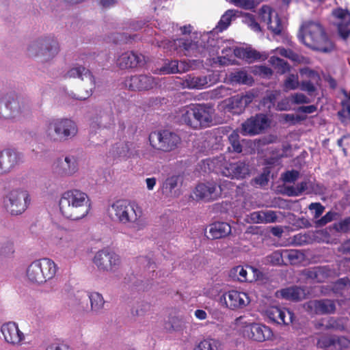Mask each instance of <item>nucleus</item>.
Listing matches in <instances>:
<instances>
[{
	"instance_id": "f257e3e1",
	"label": "nucleus",
	"mask_w": 350,
	"mask_h": 350,
	"mask_svg": "<svg viewBox=\"0 0 350 350\" xmlns=\"http://www.w3.org/2000/svg\"><path fill=\"white\" fill-rule=\"evenodd\" d=\"M59 206L61 213L65 217L79 220L88 214L91 203L85 193L78 189H70L62 194Z\"/></svg>"
},
{
	"instance_id": "f03ea898",
	"label": "nucleus",
	"mask_w": 350,
	"mask_h": 350,
	"mask_svg": "<svg viewBox=\"0 0 350 350\" xmlns=\"http://www.w3.org/2000/svg\"><path fill=\"white\" fill-rule=\"evenodd\" d=\"M300 40L308 48L323 53H329L335 48L324 27L319 22H304L301 27Z\"/></svg>"
},
{
	"instance_id": "7ed1b4c3",
	"label": "nucleus",
	"mask_w": 350,
	"mask_h": 350,
	"mask_svg": "<svg viewBox=\"0 0 350 350\" xmlns=\"http://www.w3.org/2000/svg\"><path fill=\"white\" fill-rule=\"evenodd\" d=\"M108 213L113 220L123 224H131L139 230L146 225L142 208L134 202L116 200L109 207Z\"/></svg>"
},
{
	"instance_id": "20e7f679",
	"label": "nucleus",
	"mask_w": 350,
	"mask_h": 350,
	"mask_svg": "<svg viewBox=\"0 0 350 350\" xmlns=\"http://www.w3.org/2000/svg\"><path fill=\"white\" fill-rule=\"evenodd\" d=\"M210 108L205 104L191 103L179 111V120L182 124L193 129L207 127L212 122Z\"/></svg>"
},
{
	"instance_id": "39448f33",
	"label": "nucleus",
	"mask_w": 350,
	"mask_h": 350,
	"mask_svg": "<svg viewBox=\"0 0 350 350\" xmlns=\"http://www.w3.org/2000/svg\"><path fill=\"white\" fill-rule=\"evenodd\" d=\"M77 132V125L73 120L57 118L49 122L45 133L51 141L62 142L75 137Z\"/></svg>"
},
{
	"instance_id": "423d86ee",
	"label": "nucleus",
	"mask_w": 350,
	"mask_h": 350,
	"mask_svg": "<svg viewBox=\"0 0 350 350\" xmlns=\"http://www.w3.org/2000/svg\"><path fill=\"white\" fill-rule=\"evenodd\" d=\"M150 146L155 150L170 152L175 150L181 142L180 136L168 129L151 132L148 136Z\"/></svg>"
},
{
	"instance_id": "0eeeda50",
	"label": "nucleus",
	"mask_w": 350,
	"mask_h": 350,
	"mask_svg": "<svg viewBox=\"0 0 350 350\" xmlns=\"http://www.w3.org/2000/svg\"><path fill=\"white\" fill-rule=\"evenodd\" d=\"M3 206L11 215H20L29 207L31 197L29 192L24 189H13L3 197Z\"/></svg>"
},
{
	"instance_id": "6e6552de",
	"label": "nucleus",
	"mask_w": 350,
	"mask_h": 350,
	"mask_svg": "<svg viewBox=\"0 0 350 350\" xmlns=\"http://www.w3.org/2000/svg\"><path fill=\"white\" fill-rule=\"evenodd\" d=\"M212 162L218 168L219 172L232 179H243L250 174L249 163L245 161L229 162L223 156H220Z\"/></svg>"
},
{
	"instance_id": "1a4fd4ad",
	"label": "nucleus",
	"mask_w": 350,
	"mask_h": 350,
	"mask_svg": "<svg viewBox=\"0 0 350 350\" xmlns=\"http://www.w3.org/2000/svg\"><path fill=\"white\" fill-rule=\"evenodd\" d=\"M159 47L166 52L175 53L180 55L196 56L198 44L191 38H178L176 40H163Z\"/></svg>"
},
{
	"instance_id": "9d476101",
	"label": "nucleus",
	"mask_w": 350,
	"mask_h": 350,
	"mask_svg": "<svg viewBox=\"0 0 350 350\" xmlns=\"http://www.w3.org/2000/svg\"><path fill=\"white\" fill-rule=\"evenodd\" d=\"M28 51L31 56H41L44 61L53 58L59 52V44L53 38H45L31 44Z\"/></svg>"
},
{
	"instance_id": "9b49d317",
	"label": "nucleus",
	"mask_w": 350,
	"mask_h": 350,
	"mask_svg": "<svg viewBox=\"0 0 350 350\" xmlns=\"http://www.w3.org/2000/svg\"><path fill=\"white\" fill-rule=\"evenodd\" d=\"M93 262L99 270L115 271L120 267L121 259L115 252L104 248L96 253Z\"/></svg>"
},
{
	"instance_id": "f8f14e48",
	"label": "nucleus",
	"mask_w": 350,
	"mask_h": 350,
	"mask_svg": "<svg viewBox=\"0 0 350 350\" xmlns=\"http://www.w3.org/2000/svg\"><path fill=\"white\" fill-rule=\"evenodd\" d=\"M66 77L79 78L82 81L86 80L88 83V88H85V94H79L77 96L75 95L73 96L74 98L79 100H84L92 95V90L96 86V81L94 77L89 69L86 68L85 66L77 64L67 72Z\"/></svg>"
},
{
	"instance_id": "ddd939ff",
	"label": "nucleus",
	"mask_w": 350,
	"mask_h": 350,
	"mask_svg": "<svg viewBox=\"0 0 350 350\" xmlns=\"http://www.w3.org/2000/svg\"><path fill=\"white\" fill-rule=\"evenodd\" d=\"M304 310L311 316L334 314L336 301L330 299H311L303 304Z\"/></svg>"
},
{
	"instance_id": "4468645a",
	"label": "nucleus",
	"mask_w": 350,
	"mask_h": 350,
	"mask_svg": "<svg viewBox=\"0 0 350 350\" xmlns=\"http://www.w3.org/2000/svg\"><path fill=\"white\" fill-rule=\"evenodd\" d=\"M23 111L15 94L0 96V118L12 119L21 115Z\"/></svg>"
},
{
	"instance_id": "2eb2a0df",
	"label": "nucleus",
	"mask_w": 350,
	"mask_h": 350,
	"mask_svg": "<svg viewBox=\"0 0 350 350\" xmlns=\"http://www.w3.org/2000/svg\"><path fill=\"white\" fill-rule=\"evenodd\" d=\"M222 190L221 185H217L215 182H206L198 184L196 187L194 194L197 200L211 202L221 197Z\"/></svg>"
},
{
	"instance_id": "dca6fc26",
	"label": "nucleus",
	"mask_w": 350,
	"mask_h": 350,
	"mask_svg": "<svg viewBox=\"0 0 350 350\" xmlns=\"http://www.w3.org/2000/svg\"><path fill=\"white\" fill-rule=\"evenodd\" d=\"M243 336L254 341L262 342L272 339L273 333L269 327L264 324L253 323L245 326Z\"/></svg>"
},
{
	"instance_id": "f3484780",
	"label": "nucleus",
	"mask_w": 350,
	"mask_h": 350,
	"mask_svg": "<svg viewBox=\"0 0 350 350\" xmlns=\"http://www.w3.org/2000/svg\"><path fill=\"white\" fill-rule=\"evenodd\" d=\"M269 120L263 113L256 114L242 124V134L255 135L260 134L269 126Z\"/></svg>"
},
{
	"instance_id": "a211bd4d",
	"label": "nucleus",
	"mask_w": 350,
	"mask_h": 350,
	"mask_svg": "<svg viewBox=\"0 0 350 350\" xmlns=\"http://www.w3.org/2000/svg\"><path fill=\"white\" fill-rule=\"evenodd\" d=\"M261 20L266 23L267 28L274 35H281L283 26L278 14L268 5H262L260 10Z\"/></svg>"
},
{
	"instance_id": "6ab92c4d",
	"label": "nucleus",
	"mask_w": 350,
	"mask_h": 350,
	"mask_svg": "<svg viewBox=\"0 0 350 350\" xmlns=\"http://www.w3.org/2000/svg\"><path fill=\"white\" fill-rule=\"evenodd\" d=\"M226 306L231 310L241 309L249 304L250 300L247 293L234 290L229 291L220 297Z\"/></svg>"
},
{
	"instance_id": "aec40b11",
	"label": "nucleus",
	"mask_w": 350,
	"mask_h": 350,
	"mask_svg": "<svg viewBox=\"0 0 350 350\" xmlns=\"http://www.w3.org/2000/svg\"><path fill=\"white\" fill-rule=\"evenodd\" d=\"M126 88L131 91H146L153 88L154 78L147 75H139L126 77L124 81Z\"/></svg>"
},
{
	"instance_id": "412c9836",
	"label": "nucleus",
	"mask_w": 350,
	"mask_h": 350,
	"mask_svg": "<svg viewBox=\"0 0 350 350\" xmlns=\"http://www.w3.org/2000/svg\"><path fill=\"white\" fill-rule=\"evenodd\" d=\"M269 319L276 324L288 325L293 323L295 314L289 310L279 306H270L265 310Z\"/></svg>"
},
{
	"instance_id": "4be33fe9",
	"label": "nucleus",
	"mask_w": 350,
	"mask_h": 350,
	"mask_svg": "<svg viewBox=\"0 0 350 350\" xmlns=\"http://www.w3.org/2000/svg\"><path fill=\"white\" fill-rule=\"evenodd\" d=\"M1 332L6 342L12 345H20L25 339L24 334L14 322H8L2 325Z\"/></svg>"
},
{
	"instance_id": "5701e85b",
	"label": "nucleus",
	"mask_w": 350,
	"mask_h": 350,
	"mask_svg": "<svg viewBox=\"0 0 350 350\" xmlns=\"http://www.w3.org/2000/svg\"><path fill=\"white\" fill-rule=\"evenodd\" d=\"M144 56L133 51L123 53L116 61L117 66L120 69L134 68L144 64Z\"/></svg>"
},
{
	"instance_id": "b1692460",
	"label": "nucleus",
	"mask_w": 350,
	"mask_h": 350,
	"mask_svg": "<svg viewBox=\"0 0 350 350\" xmlns=\"http://www.w3.org/2000/svg\"><path fill=\"white\" fill-rule=\"evenodd\" d=\"M79 169L77 159L75 156L68 155L64 159H59L55 166L56 172L62 176H70Z\"/></svg>"
},
{
	"instance_id": "393cba45",
	"label": "nucleus",
	"mask_w": 350,
	"mask_h": 350,
	"mask_svg": "<svg viewBox=\"0 0 350 350\" xmlns=\"http://www.w3.org/2000/svg\"><path fill=\"white\" fill-rule=\"evenodd\" d=\"M20 161L19 154L6 149L0 152V174L9 172Z\"/></svg>"
},
{
	"instance_id": "a878e982",
	"label": "nucleus",
	"mask_w": 350,
	"mask_h": 350,
	"mask_svg": "<svg viewBox=\"0 0 350 350\" xmlns=\"http://www.w3.org/2000/svg\"><path fill=\"white\" fill-rule=\"evenodd\" d=\"M304 274L307 278L322 283L332 278L334 271L329 266H318L306 269Z\"/></svg>"
},
{
	"instance_id": "bb28decb",
	"label": "nucleus",
	"mask_w": 350,
	"mask_h": 350,
	"mask_svg": "<svg viewBox=\"0 0 350 350\" xmlns=\"http://www.w3.org/2000/svg\"><path fill=\"white\" fill-rule=\"evenodd\" d=\"M256 271L252 267L237 266L233 267L230 271V276L233 280L241 282H252L254 279V271Z\"/></svg>"
},
{
	"instance_id": "cd10ccee",
	"label": "nucleus",
	"mask_w": 350,
	"mask_h": 350,
	"mask_svg": "<svg viewBox=\"0 0 350 350\" xmlns=\"http://www.w3.org/2000/svg\"><path fill=\"white\" fill-rule=\"evenodd\" d=\"M36 262L42 271L45 282L55 277L58 267L53 260L48 258H44L36 260Z\"/></svg>"
},
{
	"instance_id": "c85d7f7f",
	"label": "nucleus",
	"mask_w": 350,
	"mask_h": 350,
	"mask_svg": "<svg viewBox=\"0 0 350 350\" xmlns=\"http://www.w3.org/2000/svg\"><path fill=\"white\" fill-rule=\"evenodd\" d=\"M231 226L226 222H215L210 225L209 233L213 239H221L230 234Z\"/></svg>"
},
{
	"instance_id": "c756f323",
	"label": "nucleus",
	"mask_w": 350,
	"mask_h": 350,
	"mask_svg": "<svg viewBox=\"0 0 350 350\" xmlns=\"http://www.w3.org/2000/svg\"><path fill=\"white\" fill-rule=\"evenodd\" d=\"M250 102L248 96L237 94L229 99L228 108L234 113H241Z\"/></svg>"
},
{
	"instance_id": "7c9ffc66",
	"label": "nucleus",
	"mask_w": 350,
	"mask_h": 350,
	"mask_svg": "<svg viewBox=\"0 0 350 350\" xmlns=\"http://www.w3.org/2000/svg\"><path fill=\"white\" fill-rule=\"evenodd\" d=\"M280 293L283 298L293 301H300L306 296L305 290L297 286L282 289Z\"/></svg>"
},
{
	"instance_id": "2f4dec72",
	"label": "nucleus",
	"mask_w": 350,
	"mask_h": 350,
	"mask_svg": "<svg viewBox=\"0 0 350 350\" xmlns=\"http://www.w3.org/2000/svg\"><path fill=\"white\" fill-rule=\"evenodd\" d=\"M184 83L189 89H203L208 86L206 76L188 75L185 77Z\"/></svg>"
},
{
	"instance_id": "473e14b6",
	"label": "nucleus",
	"mask_w": 350,
	"mask_h": 350,
	"mask_svg": "<svg viewBox=\"0 0 350 350\" xmlns=\"http://www.w3.org/2000/svg\"><path fill=\"white\" fill-rule=\"evenodd\" d=\"M41 272L36 260H34L28 266L26 275L28 280L31 283L43 284L45 281Z\"/></svg>"
},
{
	"instance_id": "72a5a7b5",
	"label": "nucleus",
	"mask_w": 350,
	"mask_h": 350,
	"mask_svg": "<svg viewBox=\"0 0 350 350\" xmlns=\"http://www.w3.org/2000/svg\"><path fill=\"white\" fill-rule=\"evenodd\" d=\"M229 79L232 83L235 84L252 85L254 82L252 77L243 70L231 72L229 75Z\"/></svg>"
},
{
	"instance_id": "f704fd0d",
	"label": "nucleus",
	"mask_w": 350,
	"mask_h": 350,
	"mask_svg": "<svg viewBox=\"0 0 350 350\" xmlns=\"http://www.w3.org/2000/svg\"><path fill=\"white\" fill-rule=\"evenodd\" d=\"M237 11L234 10H228L221 16L215 29L217 32H222L226 30L231 24L232 20H234L237 16Z\"/></svg>"
},
{
	"instance_id": "c9c22d12",
	"label": "nucleus",
	"mask_w": 350,
	"mask_h": 350,
	"mask_svg": "<svg viewBox=\"0 0 350 350\" xmlns=\"http://www.w3.org/2000/svg\"><path fill=\"white\" fill-rule=\"evenodd\" d=\"M184 65V62H180V64H179L178 60H172L167 63H165L161 68L160 70L163 74L183 72L185 71V68L182 67V66Z\"/></svg>"
},
{
	"instance_id": "e433bc0d",
	"label": "nucleus",
	"mask_w": 350,
	"mask_h": 350,
	"mask_svg": "<svg viewBox=\"0 0 350 350\" xmlns=\"http://www.w3.org/2000/svg\"><path fill=\"white\" fill-rule=\"evenodd\" d=\"M236 55L248 62H253L260 59L261 57L260 53L256 50L248 48L239 49L236 53Z\"/></svg>"
},
{
	"instance_id": "4c0bfd02",
	"label": "nucleus",
	"mask_w": 350,
	"mask_h": 350,
	"mask_svg": "<svg viewBox=\"0 0 350 350\" xmlns=\"http://www.w3.org/2000/svg\"><path fill=\"white\" fill-rule=\"evenodd\" d=\"M270 64L276 70L277 72L283 75L290 71L291 66L288 63L275 56H272L269 59Z\"/></svg>"
},
{
	"instance_id": "58836bf2",
	"label": "nucleus",
	"mask_w": 350,
	"mask_h": 350,
	"mask_svg": "<svg viewBox=\"0 0 350 350\" xmlns=\"http://www.w3.org/2000/svg\"><path fill=\"white\" fill-rule=\"evenodd\" d=\"M182 182V178L180 175H172L168 176L162 185L163 193H172L179 183Z\"/></svg>"
},
{
	"instance_id": "ea45409f",
	"label": "nucleus",
	"mask_w": 350,
	"mask_h": 350,
	"mask_svg": "<svg viewBox=\"0 0 350 350\" xmlns=\"http://www.w3.org/2000/svg\"><path fill=\"white\" fill-rule=\"evenodd\" d=\"M91 304V309L93 311L98 312L104 306L105 301L101 294L94 292L89 295Z\"/></svg>"
},
{
	"instance_id": "a19ab883",
	"label": "nucleus",
	"mask_w": 350,
	"mask_h": 350,
	"mask_svg": "<svg viewBox=\"0 0 350 350\" xmlns=\"http://www.w3.org/2000/svg\"><path fill=\"white\" fill-rule=\"evenodd\" d=\"M184 323L181 319L177 317H172L165 323V328L169 332H178L183 330Z\"/></svg>"
},
{
	"instance_id": "79ce46f5",
	"label": "nucleus",
	"mask_w": 350,
	"mask_h": 350,
	"mask_svg": "<svg viewBox=\"0 0 350 350\" xmlns=\"http://www.w3.org/2000/svg\"><path fill=\"white\" fill-rule=\"evenodd\" d=\"M228 141L231 146L228 150L231 152L241 153L242 152V146L240 143V137L239 133L234 131L228 136Z\"/></svg>"
},
{
	"instance_id": "37998d69",
	"label": "nucleus",
	"mask_w": 350,
	"mask_h": 350,
	"mask_svg": "<svg viewBox=\"0 0 350 350\" xmlns=\"http://www.w3.org/2000/svg\"><path fill=\"white\" fill-rule=\"evenodd\" d=\"M221 346L219 340L214 338H206L198 344L199 350H219Z\"/></svg>"
},
{
	"instance_id": "c03bdc74",
	"label": "nucleus",
	"mask_w": 350,
	"mask_h": 350,
	"mask_svg": "<svg viewBox=\"0 0 350 350\" xmlns=\"http://www.w3.org/2000/svg\"><path fill=\"white\" fill-rule=\"evenodd\" d=\"M334 335L323 334L319 336L317 342V346L319 348L327 349L331 347H334Z\"/></svg>"
},
{
	"instance_id": "a18cd8bd",
	"label": "nucleus",
	"mask_w": 350,
	"mask_h": 350,
	"mask_svg": "<svg viewBox=\"0 0 350 350\" xmlns=\"http://www.w3.org/2000/svg\"><path fill=\"white\" fill-rule=\"evenodd\" d=\"M299 87L298 75L290 74L284 81V90L286 91L295 90Z\"/></svg>"
},
{
	"instance_id": "49530a36",
	"label": "nucleus",
	"mask_w": 350,
	"mask_h": 350,
	"mask_svg": "<svg viewBox=\"0 0 350 350\" xmlns=\"http://www.w3.org/2000/svg\"><path fill=\"white\" fill-rule=\"evenodd\" d=\"M319 84V82H314L313 80H304L301 82L300 89L306 92L310 96H313L317 91L316 85Z\"/></svg>"
},
{
	"instance_id": "de8ad7c7",
	"label": "nucleus",
	"mask_w": 350,
	"mask_h": 350,
	"mask_svg": "<svg viewBox=\"0 0 350 350\" xmlns=\"http://www.w3.org/2000/svg\"><path fill=\"white\" fill-rule=\"evenodd\" d=\"M350 347V340L345 336H334V348L336 350L347 349Z\"/></svg>"
},
{
	"instance_id": "09e8293b",
	"label": "nucleus",
	"mask_w": 350,
	"mask_h": 350,
	"mask_svg": "<svg viewBox=\"0 0 350 350\" xmlns=\"http://www.w3.org/2000/svg\"><path fill=\"white\" fill-rule=\"evenodd\" d=\"M338 34L346 40L350 36V19L347 22L341 21L338 25Z\"/></svg>"
},
{
	"instance_id": "8fccbe9b",
	"label": "nucleus",
	"mask_w": 350,
	"mask_h": 350,
	"mask_svg": "<svg viewBox=\"0 0 350 350\" xmlns=\"http://www.w3.org/2000/svg\"><path fill=\"white\" fill-rule=\"evenodd\" d=\"M347 286L350 287V280L347 277H344L339 278L335 282H334L332 290L334 293H338L340 291L344 290Z\"/></svg>"
},
{
	"instance_id": "3c124183",
	"label": "nucleus",
	"mask_w": 350,
	"mask_h": 350,
	"mask_svg": "<svg viewBox=\"0 0 350 350\" xmlns=\"http://www.w3.org/2000/svg\"><path fill=\"white\" fill-rule=\"evenodd\" d=\"M334 228L338 232H350V217L334 224Z\"/></svg>"
},
{
	"instance_id": "603ef678",
	"label": "nucleus",
	"mask_w": 350,
	"mask_h": 350,
	"mask_svg": "<svg viewBox=\"0 0 350 350\" xmlns=\"http://www.w3.org/2000/svg\"><path fill=\"white\" fill-rule=\"evenodd\" d=\"M276 98L277 94L271 92L262 98V105L269 110H271L275 106Z\"/></svg>"
},
{
	"instance_id": "864d4df0",
	"label": "nucleus",
	"mask_w": 350,
	"mask_h": 350,
	"mask_svg": "<svg viewBox=\"0 0 350 350\" xmlns=\"http://www.w3.org/2000/svg\"><path fill=\"white\" fill-rule=\"evenodd\" d=\"M262 224L275 223L278 216L275 211L271 210L262 211Z\"/></svg>"
},
{
	"instance_id": "5fc2aeb1",
	"label": "nucleus",
	"mask_w": 350,
	"mask_h": 350,
	"mask_svg": "<svg viewBox=\"0 0 350 350\" xmlns=\"http://www.w3.org/2000/svg\"><path fill=\"white\" fill-rule=\"evenodd\" d=\"M300 73L303 75H306L308 80H313L314 82H320L321 77L319 73L309 68H304L300 70Z\"/></svg>"
},
{
	"instance_id": "6e6d98bb",
	"label": "nucleus",
	"mask_w": 350,
	"mask_h": 350,
	"mask_svg": "<svg viewBox=\"0 0 350 350\" xmlns=\"http://www.w3.org/2000/svg\"><path fill=\"white\" fill-rule=\"evenodd\" d=\"M299 172L297 170H288L282 174V180L284 183H293L299 177Z\"/></svg>"
},
{
	"instance_id": "4d7b16f0",
	"label": "nucleus",
	"mask_w": 350,
	"mask_h": 350,
	"mask_svg": "<svg viewBox=\"0 0 350 350\" xmlns=\"http://www.w3.org/2000/svg\"><path fill=\"white\" fill-rule=\"evenodd\" d=\"M337 215V213L334 211H329L317 221V224L319 226H323L326 225L327 223L334 220Z\"/></svg>"
},
{
	"instance_id": "13d9d810",
	"label": "nucleus",
	"mask_w": 350,
	"mask_h": 350,
	"mask_svg": "<svg viewBox=\"0 0 350 350\" xmlns=\"http://www.w3.org/2000/svg\"><path fill=\"white\" fill-rule=\"evenodd\" d=\"M310 211H314V217L315 219L319 218L324 212L325 207L320 202L311 203L309 206Z\"/></svg>"
},
{
	"instance_id": "bf43d9fd",
	"label": "nucleus",
	"mask_w": 350,
	"mask_h": 350,
	"mask_svg": "<svg viewBox=\"0 0 350 350\" xmlns=\"http://www.w3.org/2000/svg\"><path fill=\"white\" fill-rule=\"evenodd\" d=\"M249 222L253 224H262V211H254L247 215Z\"/></svg>"
},
{
	"instance_id": "052dcab7",
	"label": "nucleus",
	"mask_w": 350,
	"mask_h": 350,
	"mask_svg": "<svg viewBox=\"0 0 350 350\" xmlns=\"http://www.w3.org/2000/svg\"><path fill=\"white\" fill-rule=\"evenodd\" d=\"M288 59L298 64H307L309 62L308 58L295 53L292 50L290 52Z\"/></svg>"
},
{
	"instance_id": "680f3d73",
	"label": "nucleus",
	"mask_w": 350,
	"mask_h": 350,
	"mask_svg": "<svg viewBox=\"0 0 350 350\" xmlns=\"http://www.w3.org/2000/svg\"><path fill=\"white\" fill-rule=\"evenodd\" d=\"M284 257H286L291 263H295L299 258V252L297 250H284Z\"/></svg>"
},
{
	"instance_id": "e2e57ef3",
	"label": "nucleus",
	"mask_w": 350,
	"mask_h": 350,
	"mask_svg": "<svg viewBox=\"0 0 350 350\" xmlns=\"http://www.w3.org/2000/svg\"><path fill=\"white\" fill-rule=\"evenodd\" d=\"M293 102L295 104L308 103L310 99L302 93H296L293 96Z\"/></svg>"
},
{
	"instance_id": "0e129e2a",
	"label": "nucleus",
	"mask_w": 350,
	"mask_h": 350,
	"mask_svg": "<svg viewBox=\"0 0 350 350\" xmlns=\"http://www.w3.org/2000/svg\"><path fill=\"white\" fill-rule=\"evenodd\" d=\"M283 256H284V252H280L279 251H276L273 252L271 256V262L276 265H281L283 263Z\"/></svg>"
},
{
	"instance_id": "69168bd1",
	"label": "nucleus",
	"mask_w": 350,
	"mask_h": 350,
	"mask_svg": "<svg viewBox=\"0 0 350 350\" xmlns=\"http://www.w3.org/2000/svg\"><path fill=\"white\" fill-rule=\"evenodd\" d=\"M334 15L340 19L344 20L347 17H348V20H350V13L346 10H343L342 8H338L334 12Z\"/></svg>"
},
{
	"instance_id": "338daca9",
	"label": "nucleus",
	"mask_w": 350,
	"mask_h": 350,
	"mask_svg": "<svg viewBox=\"0 0 350 350\" xmlns=\"http://www.w3.org/2000/svg\"><path fill=\"white\" fill-rule=\"evenodd\" d=\"M284 120L286 122H291L295 124L304 120V118H301L299 116H295L294 114H285Z\"/></svg>"
},
{
	"instance_id": "774afa93",
	"label": "nucleus",
	"mask_w": 350,
	"mask_h": 350,
	"mask_svg": "<svg viewBox=\"0 0 350 350\" xmlns=\"http://www.w3.org/2000/svg\"><path fill=\"white\" fill-rule=\"evenodd\" d=\"M46 350H70L68 345L64 343L52 344L49 346Z\"/></svg>"
}]
</instances>
